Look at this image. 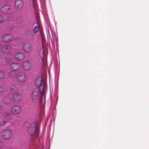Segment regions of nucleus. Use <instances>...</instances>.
I'll return each mask as SVG.
<instances>
[{
	"label": "nucleus",
	"mask_w": 149,
	"mask_h": 149,
	"mask_svg": "<svg viewBox=\"0 0 149 149\" xmlns=\"http://www.w3.org/2000/svg\"><path fill=\"white\" fill-rule=\"evenodd\" d=\"M24 126L28 129V133L31 136H33L35 134L37 137L38 135V133L36 130V127L33 123L26 121L24 123Z\"/></svg>",
	"instance_id": "nucleus-1"
},
{
	"label": "nucleus",
	"mask_w": 149,
	"mask_h": 149,
	"mask_svg": "<svg viewBox=\"0 0 149 149\" xmlns=\"http://www.w3.org/2000/svg\"><path fill=\"white\" fill-rule=\"evenodd\" d=\"M35 85L36 86L39 88L41 93L45 92V86L41 77H38L36 79Z\"/></svg>",
	"instance_id": "nucleus-2"
},
{
	"label": "nucleus",
	"mask_w": 149,
	"mask_h": 149,
	"mask_svg": "<svg viewBox=\"0 0 149 149\" xmlns=\"http://www.w3.org/2000/svg\"><path fill=\"white\" fill-rule=\"evenodd\" d=\"M41 93L39 90L37 89H34L31 93V97L32 99L34 100H38L40 97V93Z\"/></svg>",
	"instance_id": "nucleus-3"
},
{
	"label": "nucleus",
	"mask_w": 149,
	"mask_h": 149,
	"mask_svg": "<svg viewBox=\"0 0 149 149\" xmlns=\"http://www.w3.org/2000/svg\"><path fill=\"white\" fill-rule=\"evenodd\" d=\"M24 34L27 39L29 40H33L34 39L33 33L30 29L26 30Z\"/></svg>",
	"instance_id": "nucleus-4"
},
{
	"label": "nucleus",
	"mask_w": 149,
	"mask_h": 149,
	"mask_svg": "<svg viewBox=\"0 0 149 149\" xmlns=\"http://www.w3.org/2000/svg\"><path fill=\"white\" fill-rule=\"evenodd\" d=\"M12 135L11 131L9 130H6L3 131L1 133L2 138L4 139H10Z\"/></svg>",
	"instance_id": "nucleus-5"
},
{
	"label": "nucleus",
	"mask_w": 149,
	"mask_h": 149,
	"mask_svg": "<svg viewBox=\"0 0 149 149\" xmlns=\"http://www.w3.org/2000/svg\"><path fill=\"white\" fill-rule=\"evenodd\" d=\"M24 51L26 53H29L32 51L33 47L31 44L29 42L24 43L22 46Z\"/></svg>",
	"instance_id": "nucleus-6"
},
{
	"label": "nucleus",
	"mask_w": 149,
	"mask_h": 149,
	"mask_svg": "<svg viewBox=\"0 0 149 149\" xmlns=\"http://www.w3.org/2000/svg\"><path fill=\"white\" fill-rule=\"evenodd\" d=\"M13 36L10 34H6L3 35L2 38V41L5 43H8L13 39Z\"/></svg>",
	"instance_id": "nucleus-7"
},
{
	"label": "nucleus",
	"mask_w": 149,
	"mask_h": 149,
	"mask_svg": "<svg viewBox=\"0 0 149 149\" xmlns=\"http://www.w3.org/2000/svg\"><path fill=\"white\" fill-rule=\"evenodd\" d=\"M11 110L13 113L17 114L20 113L21 108L19 105H15L11 108Z\"/></svg>",
	"instance_id": "nucleus-8"
},
{
	"label": "nucleus",
	"mask_w": 149,
	"mask_h": 149,
	"mask_svg": "<svg viewBox=\"0 0 149 149\" xmlns=\"http://www.w3.org/2000/svg\"><path fill=\"white\" fill-rule=\"evenodd\" d=\"M10 6L8 5H3L0 8L1 12L3 14L7 13L10 11Z\"/></svg>",
	"instance_id": "nucleus-9"
},
{
	"label": "nucleus",
	"mask_w": 149,
	"mask_h": 149,
	"mask_svg": "<svg viewBox=\"0 0 149 149\" xmlns=\"http://www.w3.org/2000/svg\"><path fill=\"white\" fill-rule=\"evenodd\" d=\"M11 50V46L9 45H5L2 46L1 52L2 53H8L10 52Z\"/></svg>",
	"instance_id": "nucleus-10"
},
{
	"label": "nucleus",
	"mask_w": 149,
	"mask_h": 149,
	"mask_svg": "<svg viewBox=\"0 0 149 149\" xmlns=\"http://www.w3.org/2000/svg\"><path fill=\"white\" fill-rule=\"evenodd\" d=\"M13 99L14 102H19L22 99L21 95L19 93H15L13 95Z\"/></svg>",
	"instance_id": "nucleus-11"
},
{
	"label": "nucleus",
	"mask_w": 149,
	"mask_h": 149,
	"mask_svg": "<svg viewBox=\"0 0 149 149\" xmlns=\"http://www.w3.org/2000/svg\"><path fill=\"white\" fill-rule=\"evenodd\" d=\"M23 6V3L22 0H16L15 3V8L19 10L22 8Z\"/></svg>",
	"instance_id": "nucleus-12"
},
{
	"label": "nucleus",
	"mask_w": 149,
	"mask_h": 149,
	"mask_svg": "<svg viewBox=\"0 0 149 149\" xmlns=\"http://www.w3.org/2000/svg\"><path fill=\"white\" fill-rule=\"evenodd\" d=\"M10 68L13 71H17L20 68V65L19 63L14 62L11 63L10 65Z\"/></svg>",
	"instance_id": "nucleus-13"
},
{
	"label": "nucleus",
	"mask_w": 149,
	"mask_h": 149,
	"mask_svg": "<svg viewBox=\"0 0 149 149\" xmlns=\"http://www.w3.org/2000/svg\"><path fill=\"white\" fill-rule=\"evenodd\" d=\"M15 59L18 61H21L25 57L24 54L21 52H17L14 55Z\"/></svg>",
	"instance_id": "nucleus-14"
},
{
	"label": "nucleus",
	"mask_w": 149,
	"mask_h": 149,
	"mask_svg": "<svg viewBox=\"0 0 149 149\" xmlns=\"http://www.w3.org/2000/svg\"><path fill=\"white\" fill-rule=\"evenodd\" d=\"M24 69L28 70L31 68V63L29 61H25L23 63Z\"/></svg>",
	"instance_id": "nucleus-15"
},
{
	"label": "nucleus",
	"mask_w": 149,
	"mask_h": 149,
	"mask_svg": "<svg viewBox=\"0 0 149 149\" xmlns=\"http://www.w3.org/2000/svg\"><path fill=\"white\" fill-rule=\"evenodd\" d=\"M17 77L18 80L22 82L24 81L26 78L25 74L23 73L19 74L17 75Z\"/></svg>",
	"instance_id": "nucleus-16"
},
{
	"label": "nucleus",
	"mask_w": 149,
	"mask_h": 149,
	"mask_svg": "<svg viewBox=\"0 0 149 149\" xmlns=\"http://www.w3.org/2000/svg\"><path fill=\"white\" fill-rule=\"evenodd\" d=\"M11 101V98H9L8 96H4L3 97V101L5 104H10Z\"/></svg>",
	"instance_id": "nucleus-17"
},
{
	"label": "nucleus",
	"mask_w": 149,
	"mask_h": 149,
	"mask_svg": "<svg viewBox=\"0 0 149 149\" xmlns=\"http://www.w3.org/2000/svg\"><path fill=\"white\" fill-rule=\"evenodd\" d=\"M3 115L4 118L8 120H10L11 119L12 115L9 112H5L3 113Z\"/></svg>",
	"instance_id": "nucleus-18"
},
{
	"label": "nucleus",
	"mask_w": 149,
	"mask_h": 149,
	"mask_svg": "<svg viewBox=\"0 0 149 149\" xmlns=\"http://www.w3.org/2000/svg\"><path fill=\"white\" fill-rule=\"evenodd\" d=\"M17 76V73L16 72L10 71L9 73V77L11 78L15 79Z\"/></svg>",
	"instance_id": "nucleus-19"
},
{
	"label": "nucleus",
	"mask_w": 149,
	"mask_h": 149,
	"mask_svg": "<svg viewBox=\"0 0 149 149\" xmlns=\"http://www.w3.org/2000/svg\"><path fill=\"white\" fill-rule=\"evenodd\" d=\"M36 24L37 25L35 26L33 29V32L35 33H38V32L40 29L38 23V22H37Z\"/></svg>",
	"instance_id": "nucleus-20"
},
{
	"label": "nucleus",
	"mask_w": 149,
	"mask_h": 149,
	"mask_svg": "<svg viewBox=\"0 0 149 149\" xmlns=\"http://www.w3.org/2000/svg\"><path fill=\"white\" fill-rule=\"evenodd\" d=\"M10 91L12 93H13L15 91H18V89L17 87L15 85H13L10 87Z\"/></svg>",
	"instance_id": "nucleus-21"
},
{
	"label": "nucleus",
	"mask_w": 149,
	"mask_h": 149,
	"mask_svg": "<svg viewBox=\"0 0 149 149\" xmlns=\"http://www.w3.org/2000/svg\"><path fill=\"white\" fill-rule=\"evenodd\" d=\"M5 74L3 72L0 71V79L3 78L5 77Z\"/></svg>",
	"instance_id": "nucleus-22"
},
{
	"label": "nucleus",
	"mask_w": 149,
	"mask_h": 149,
	"mask_svg": "<svg viewBox=\"0 0 149 149\" xmlns=\"http://www.w3.org/2000/svg\"><path fill=\"white\" fill-rule=\"evenodd\" d=\"M42 47L43 48L42 49V54H43V55L44 56H45V50L44 48V45H43V42H42Z\"/></svg>",
	"instance_id": "nucleus-23"
},
{
	"label": "nucleus",
	"mask_w": 149,
	"mask_h": 149,
	"mask_svg": "<svg viewBox=\"0 0 149 149\" xmlns=\"http://www.w3.org/2000/svg\"><path fill=\"white\" fill-rule=\"evenodd\" d=\"M4 88L2 86H0V95L2 94L4 91Z\"/></svg>",
	"instance_id": "nucleus-24"
},
{
	"label": "nucleus",
	"mask_w": 149,
	"mask_h": 149,
	"mask_svg": "<svg viewBox=\"0 0 149 149\" xmlns=\"http://www.w3.org/2000/svg\"><path fill=\"white\" fill-rule=\"evenodd\" d=\"M4 147V143L2 141H0V149L3 148Z\"/></svg>",
	"instance_id": "nucleus-25"
},
{
	"label": "nucleus",
	"mask_w": 149,
	"mask_h": 149,
	"mask_svg": "<svg viewBox=\"0 0 149 149\" xmlns=\"http://www.w3.org/2000/svg\"><path fill=\"white\" fill-rule=\"evenodd\" d=\"M6 123L7 121L4 120H3L2 121V123H1V125H4Z\"/></svg>",
	"instance_id": "nucleus-26"
},
{
	"label": "nucleus",
	"mask_w": 149,
	"mask_h": 149,
	"mask_svg": "<svg viewBox=\"0 0 149 149\" xmlns=\"http://www.w3.org/2000/svg\"><path fill=\"white\" fill-rule=\"evenodd\" d=\"M3 20V17L1 15H0V24L1 23Z\"/></svg>",
	"instance_id": "nucleus-27"
},
{
	"label": "nucleus",
	"mask_w": 149,
	"mask_h": 149,
	"mask_svg": "<svg viewBox=\"0 0 149 149\" xmlns=\"http://www.w3.org/2000/svg\"><path fill=\"white\" fill-rule=\"evenodd\" d=\"M46 32H47V35H48V34L49 36H50V33L49 29V28H47V29Z\"/></svg>",
	"instance_id": "nucleus-28"
},
{
	"label": "nucleus",
	"mask_w": 149,
	"mask_h": 149,
	"mask_svg": "<svg viewBox=\"0 0 149 149\" xmlns=\"http://www.w3.org/2000/svg\"><path fill=\"white\" fill-rule=\"evenodd\" d=\"M36 104L35 103V104H33V105L32 106V105H31V107H32L33 108H36Z\"/></svg>",
	"instance_id": "nucleus-29"
},
{
	"label": "nucleus",
	"mask_w": 149,
	"mask_h": 149,
	"mask_svg": "<svg viewBox=\"0 0 149 149\" xmlns=\"http://www.w3.org/2000/svg\"><path fill=\"white\" fill-rule=\"evenodd\" d=\"M3 107L1 105H0V111L2 110H3Z\"/></svg>",
	"instance_id": "nucleus-30"
},
{
	"label": "nucleus",
	"mask_w": 149,
	"mask_h": 149,
	"mask_svg": "<svg viewBox=\"0 0 149 149\" xmlns=\"http://www.w3.org/2000/svg\"><path fill=\"white\" fill-rule=\"evenodd\" d=\"M11 16H12V15H10L9 17V18H10V20L11 21H13V19L10 18L11 17Z\"/></svg>",
	"instance_id": "nucleus-31"
},
{
	"label": "nucleus",
	"mask_w": 149,
	"mask_h": 149,
	"mask_svg": "<svg viewBox=\"0 0 149 149\" xmlns=\"http://www.w3.org/2000/svg\"><path fill=\"white\" fill-rule=\"evenodd\" d=\"M1 42L0 41V46H1Z\"/></svg>",
	"instance_id": "nucleus-32"
},
{
	"label": "nucleus",
	"mask_w": 149,
	"mask_h": 149,
	"mask_svg": "<svg viewBox=\"0 0 149 149\" xmlns=\"http://www.w3.org/2000/svg\"><path fill=\"white\" fill-rule=\"evenodd\" d=\"M29 141H28V143H27V145H29Z\"/></svg>",
	"instance_id": "nucleus-33"
},
{
	"label": "nucleus",
	"mask_w": 149,
	"mask_h": 149,
	"mask_svg": "<svg viewBox=\"0 0 149 149\" xmlns=\"http://www.w3.org/2000/svg\"><path fill=\"white\" fill-rule=\"evenodd\" d=\"M33 2V0H32Z\"/></svg>",
	"instance_id": "nucleus-34"
},
{
	"label": "nucleus",
	"mask_w": 149,
	"mask_h": 149,
	"mask_svg": "<svg viewBox=\"0 0 149 149\" xmlns=\"http://www.w3.org/2000/svg\"><path fill=\"white\" fill-rule=\"evenodd\" d=\"M33 26H32V27H33Z\"/></svg>",
	"instance_id": "nucleus-35"
},
{
	"label": "nucleus",
	"mask_w": 149,
	"mask_h": 149,
	"mask_svg": "<svg viewBox=\"0 0 149 149\" xmlns=\"http://www.w3.org/2000/svg\"><path fill=\"white\" fill-rule=\"evenodd\" d=\"M33 26H32V27H33Z\"/></svg>",
	"instance_id": "nucleus-36"
},
{
	"label": "nucleus",
	"mask_w": 149,
	"mask_h": 149,
	"mask_svg": "<svg viewBox=\"0 0 149 149\" xmlns=\"http://www.w3.org/2000/svg\"><path fill=\"white\" fill-rule=\"evenodd\" d=\"M33 26H32V27H33Z\"/></svg>",
	"instance_id": "nucleus-37"
}]
</instances>
